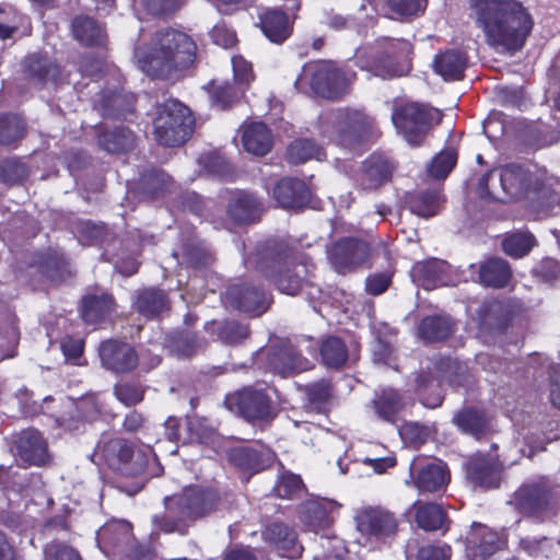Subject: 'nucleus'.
I'll list each match as a JSON object with an SVG mask.
<instances>
[{"label": "nucleus", "instance_id": "46", "mask_svg": "<svg viewBox=\"0 0 560 560\" xmlns=\"http://www.w3.org/2000/svg\"><path fill=\"white\" fill-rule=\"evenodd\" d=\"M455 424L466 433L477 439L487 430L488 418L485 412L476 409H466L457 413L454 418Z\"/></svg>", "mask_w": 560, "mask_h": 560}, {"label": "nucleus", "instance_id": "54", "mask_svg": "<svg viewBox=\"0 0 560 560\" xmlns=\"http://www.w3.org/2000/svg\"><path fill=\"white\" fill-rule=\"evenodd\" d=\"M199 163L206 171L223 179L232 177V168L224 156L219 153L205 154L199 159Z\"/></svg>", "mask_w": 560, "mask_h": 560}, {"label": "nucleus", "instance_id": "22", "mask_svg": "<svg viewBox=\"0 0 560 560\" xmlns=\"http://www.w3.org/2000/svg\"><path fill=\"white\" fill-rule=\"evenodd\" d=\"M262 538L273 545L282 557L293 559L302 553V546L296 540V533L283 523L269 524L262 532Z\"/></svg>", "mask_w": 560, "mask_h": 560}, {"label": "nucleus", "instance_id": "23", "mask_svg": "<svg viewBox=\"0 0 560 560\" xmlns=\"http://www.w3.org/2000/svg\"><path fill=\"white\" fill-rule=\"evenodd\" d=\"M229 458L243 470L258 472L273 463L275 453L262 446L259 448L242 446L231 450Z\"/></svg>", "mask_w": 560, "mask_h": 560}, {"label": "nucleus", "instance_id": "18", "mask_svg": "<svg viewBox=\"0 0 560 560\" xmlns=\"http://www.w3.org/2000/svg\"><path fill=\"white\" fill-rule=\"evenodd\" d=\"M100 358L102 364L116 373L128 372L138 363V354L131 346L116 340H107L101 343Z\"/></svg>", "mask_w": 560, "mask_h": 560}, {"label": "nucleus", "instance_id": "32", "mask_svg": "<svg viewBox=\"0 0 560 560\" xmlns=\"http://www.w3.org/2000/svg\"><path fill=\"white\" fill-rule=\"evenodd\" d=\"M259 20L261 31L272 43L281 44L291 35V22L279 9H267L260 14Z\"/></svg>", "mask_w": 560, "mask_h": 560}, {"label": "nucleus", "instance_id": "49", "mask_svg": "<svg viewBox=\"0 0 560 560\" xmlns=\"http://www.w3.org/2000/svg\"><path fill=\"white\" fill-rule=\"evenodd\" d=\"M441 205L440 194L435 190L413 196L409 201L410 211L422 218H430L438 213Z\"/></svg>", "mask_w": 560, "mask_h": 560}, {"label": "nucleus", "instance_id": "63", "mask_svg": "<svg viewBox=\"0 0 560 560\" xmlns=\"http://www.w3.org/2000/svg\"><path fill=\"white\" fill-rule=\"evenodd\" d=\"M534 276L539 277L545 282H551L560 276L559 262L552 258H545L534 270Z\"/></svg>", "mask_w": 560, "mask_h": 560}, {"label": "nucleus", "instance_id": "29", "mask_svg": "<svg viewBox=\"0 0 560 560\" xmlns=\"http://www.w3.org/2000/svg\"><path fill=\"white\" fill-rule=\"evenodd\" d=\"M272 196L280 207L293 209L307 202L310 191L302 180L284 178L275 186Z\"/></svg>", "mask_w": 560, "mask_h": 560}, {"label": "nucleus", "instance_id": "13", "mask_svg": "<svg viewBox=\"0 0 560 560\" xmlns=\"http://www.w3.org/2000/svg\"><path fill=\"white\" fill-rule=\"evenodd\" d=\"M556 501L557 495L546 481L526 483L514 494L516 509L537 518H544L551 512Z\"/></svg>", "mask_w": 560, "mask_h": 560}, {"label": "nucleus", "instance_id": "43", "mask_svg": "<svg viewBox=\"0 0 560 560\" xmlns=\"http://www.w3.org/2000/svg\"><path fill=\"white\" fill-rule=\"evenodd\" d=\"M324 156L323 148L311 139H298L287 150V158L292 164H301L312 159L319 161Z\"/></svg>", "mask_w": 560, "mask_h": 560}, {"label": "nucleus", "instance_id": "40", "mask_svg": "<svg viewBox=\"0 0 560 560\" xmlns=\"http://www.w3.org/2000/svg\"><path fill=\"white\" fill-rule=\"evenodd\" d=\"M72 32L78 42L85 46H100L105 40L101 25L89 16H78L72 22Z\"/></svg>", "mask_w": 560, "mask_h": 560}, {"label": "nucleus", "instance_id": "61", "mask_svg": "<svg viewBox=\"0 0 560 560\" xmlns=\"http://www.w3.org/2000/svg\"><path fill=\"white\" fill-rule=\"evenodd\" d=\"M247 327L234 322L225 323L220 331L221 339L226 343H237L247 338Z\"/></svg>", "mask_w": 560, "mask_h": 560}, {"label": "nucleus", "instance_id": "28", "mask_svg": "<svg viewBox=\"0 0 560 560\" xmlns=\"http://www.w3.org/2000/svg\"><path fill=\"white\" fill-rule=\"evenodd\" d=\"M243 148L253 155H265L272 147V136L262 122H249L240 129Z\"/></svg>", "mask_w": 560, "mask_h": 560}, {"label": "nucleus", "instance_id": "47", "mask_svg": "<svg viewBox=\"0 0 560 560\" xmlns=\"http://www.w3.org/2000/svg\"><path fill=\"white\" fill-rule=\"evenodd\" d=\"M27 70L32 78H36L40 82H55L59 77L58 66L43 56H31L27 59Z\"/></svg>", "mask_w": 560, "mask_h": 560}, {"label": "nucleus", "instance_id": "45", "mask_svg": "<svg viewBox=\"0 0 560 560\" xmlns=\"http://www.w3.org/2000/svg\"><path fill=\"white\" fill-rule=\"evenodd\" d=\"M453 330L452 323L446 317L429 316L419 325V335L427 341H439L447 338Z\"/></svg>", "mask_w": 560, "mask_h": 560}, {"label": "nucleus", "instance_id": "27", "mask_svg": "<svg viewBox=\"0 0 560 560\" xmlns=\"http://www.w3.org/2000/svg\"><path fill=\"white\" fill-rule=\"evenodd\" d=\"M393 164L382 155H372L363 164L358 176V184L362 189L371 190L380 187L390 176Z\"/></svg>", "mask_w": 560, "mask_h": 560}, {"label": "nucleus", "instance_id": "11", "mask_svg": "<svg viewBox=\"0 0 560 560\" xmlns=\"http://www.w3.org/2000/svg\"><path fill=\"white\" fill-rule=\"evenodd\" d=\"M225 406L248 421L264 420L271 415V399L261 386H247L228 395Z\"/></svg>", "mask_w": 560, "mask_h": 560}, {"label": "nucleus", "instance_id": "19", "mask_svg": "<svg viewBox=\"0 0 560 560\" xmlns=\"http://www.w3.org/2000/svg\"><path fill=\"white\" fill-rule=\"evenodd\" d=\"M502 464L497 457L476 455L466 464L467 477L475 486L497 488L501 480Z\"/></svg>", "mask_w": 560, "mask_h": 560}, {"label": "nucleus", "instance_id": "57", "mask_svg": "<svg viewBox=\"0 0 560 560\" xmlns=\"http://www.w3.org/2000/svg\"><path fill=\"white\" fill-rule=\"evenodd\" d=\"M173 256L180 264H187L195 267L205 266L209 260L207 253L195 245H187L183 248L182 253L174 252Z\"/></svg>", "mask_w": 560, "mask_h": 560}, {"label": "nucleus", "instance_id": "12", "mask_svg": "<svg viewBox=\"0 0 560 560\" xmlns=\"http://www.w3.org/2000/svg\"><path fill=\"white\" fill-rule=\"evenodd\" d=\"M439 377L433 378L432 376H428L421 374L417 377V386L419 390V395L421 397V401L425 407L435 408L442 404L443 396L440 392L435 393L432 396H425L423 390L428 387H433L435 385L440 386L444 382L450 383L454 386H466L468 384V375L466 365L446 359L440 362L439 366Z\"/></svg>", "mask_w": 560, "mask_h": 560}, {"label": "nucleus", "instance_id": "14", "mask_svg": "<svg viewBox=\"0 0 560 560\" xmlns=\"http://www.w3.org/2000/svg\"><path fill=\"white\" fill-rule=\"evenodd\" d=\"M506 546V539L482 524H474L466 537L465 560H487Z\"/></svg>", "mask_w": 560, "mask_h": 560}, {"label": "nucleus", "instance_id": "3", "mask_svg": "<svg viewBox=\"0 0 560 560\" xmlns=\"http://www.w3.org/2000/svg\"><path fill=\"white\" fill-rule=\"evenodd\" d=\"M197 46L186 33L164 28L155 32L149 44L135 48L139 69L153 78H177L196 60Z\"/></svg>", "mask_w": 560, "mask_h": 560}, {"label": "nucleus", "instance_id": "35", "mask_svg": "<svg viewBox=\"0 0 560 560\" xmlns=\"http://www.w3.org/2000/svg\"><path fill=\"white\" fill-rule=\"evenodd\" d=\"M260 212L259 201L249 192L236 191L232 195L228 213L237 223L255 220Z\"/></svg>", "mask_w": 560, "mask_h": 560}, {"label": "nucleus", "instance_id": "51", "mask_svg": "<svg viewBox=\"0 0 560 560\" xmlns=\"http://www.w3.org/2000/svg\"><path fill=\"white\" fill-rule=\"evenodd\" d=\"M303 490L301 477L289 471L282 472L273 487L276 495L282 499L298 498Z\"/></svg>", "mask_w": 560, "mask_h": 560}, {"label": "nucleus", "instance_id": "59", "mask_svg": "<svg viewBox=\"0 0 560 560\" xmlns=\"http://www.w3.org/2000/svg\"><path fill=\"white\" fill-rule=\"evenodd\" d=\"M234 80L237 84L247 86L254 80L252 63L242 56L231 58Z\"/></svg>", "mask_w": 560, "mask_h": 560}, {"label": "nucleus", "instance_id": "6", "mask_svg": "<svg viewBox=\"0 0 560 560\" xmlns=\"http://www.w3.org/2000/svg\"><path fill=\"white\" fill-rule=\"evenodd\" d=\"M354 79L355 73L352 70L318 61L305 65L294 85L300 92L312 91L322 97L336 100L348 93Z\"/></svg>", "mask_w": 560, "mask_h": 560}, {"label": "nucleus", "instance_id": "62", "mask_svg": "<svg viewBox=\"0 0 560 560\" xmlns=\"http://www.w3.org/2000/svg\"><path fill=\"white\" fill-rule=\"evenodd\" d=\"M307 396L311 404L319 408L325 404L331 396L330 384L326 381L312 384L307 388Z\"/></svg>", "mask_w": 560, "mask_h": 560}, {"label": "nucleus", "instance_id": "7", "mask_svg": "<svg viewBox=\"0 0 560 560\" xmlns=\"http://www.w3.org/2000/svg\"><path fill=\"white\" fill-rule=\"evenodd\" d=\"M411 44L405 39H384L378 47L360 49L355 62L382 78L400 77L408 71Z\"/></svg>", "mask_w": 560, "mask_h": 560}, {"label": "nucleus", "instance_id": "9", "mask_svg": "<svg viewBox=\"0 0 560 560\" xmlns=\"http://www.w3.org/2000/svg\"><path fill=\"white\" fill-rule=\"evenodd\" d=\"M442 114L439 109L408 103L395 108L392 120L396 129L411 145H419L429 129L440 122Z\"/></svg>", "mask_w": 560, "mask_h": 560}, {"label": "nucleus", "instance_id": "37", "mask_svg": "<svg viewBox=\"0 0 560 560\" xmlns=\"http://www.w3.org/2000/svg\"><path fill=\"white\" fill-rule=\"evenodd\" d=\"M373 408L378 418L394 423L404 408V400L395 389L385 388L375 394Z\"/></svg>", "mask_w": 560, "mask_h": 560}, {"label": "nucleus", "instance_id": "42", "mask_svg": "<svg viewBox=\"0 0 560 560\" xmlns=\"http://www.w3.org/2000/svg\"><path fill=\"white\" fill-rule=\"evenodd\" d=\"M98 142L107 152L116 153L128 151L135 145V135L125 127H118L101 133Z\"/></svg>", "mask_w": 560, "mask_h": 560}, {"label": "nucleus", "instance_id": "20", "mask_svg": "<svg viewBox=\"0 0 560 560\" xmlns=\"http://www.w3.org/2000/svg\"><path fill=\"white\" fill-rule=\"evenodd\" d=\"M450 265L440 259H428L413 265L410 275L412 281L425 290L448 285Z\"/></svg>", "mask_w": 560, "mask_h": 560}, {"label": "nucleus", "instance_id": "36", "mask_svg": "<svg viewBox=\"0 0 560 560\" xmlns=\"http://www.w3.org/2000/svg\"><path fill=\"white\" fill-rule=\"evenodd\" d=\"M447 481L446 465L439 460L428 464L419 471L416 485L422 492H435L444 488Z\"/></svg>", "mask_w": 560, "mask_h": 560}, {"label": "nucleus", "instance_id": "30", "mask_svg": "<svg viewBox=\"0 0 560 560\" xmlns=\"http://www.w3.org/2000/svg\"><path fill=\"white\" fill-rule=\"evenodd\" d=\"M270 365L282 376L299 373L312 368L311 361L303 358L292 345H283L270 355Z\"/></svg>", "mask_w": 560, "mask_h": 560}, {"label": "nucleus", "instance_id": "38", "mask_svg": "<svg viewBox=\"0 0 560 560\" xmlns=\"http://www.w3.org/2000/svg\"><path fill=\"white\" fill-rule=\"evenodd\" d=\"M114 310L110 295H88L83 299L82 318L86 324H97L107 317Z\"/></svg>", "mask_w": 560, "mask_h": 560}, {"label": "nucleus", "instance_id": "21", "mask_svg": "<svg viewBox=\"0 0 560 560\" xmlns=\"http://www.w3.org/2000/svg\"><path fill=\"white\" fill-rule=\"evenodd\" d=\"M18 455L28 465L42 466L49 460L47 442L36 430L23 431L16 441Z\"/></svg>", "mask_w": 560, "mask_h": 560}, {"label": "nucleus", "instance_id": "50", "mask_svg": "<svg viewBox=\"0 0 560 560\" xmlns=\"http://www.w3.org/2000/svg\"><path fill=\"white\" fill-rule=\"evenodd\" d=\"M535 245L534 236L527 232H515L502 242L504 253L511 257H523Z\"/></svg>", "mask_w": 560, "mask_h": 560}, {"label": "nucleus", "instance_id": "48", "mask_svg": "<svg viewBox=\"0 0 560 560\" xmlns=\"http://www.w3.org/2000/svg\"><path fill=\"white\" fill-rule=\"evenodd\" d=\"M320 355L327 366L339 368L346 363L348 351L341 339L329 337L320 347Z\"/></svg>", "mask_w": 560, "mask_h": 560}, {"label": "nucleus", "instance_id": "10", "mask_svg": "<svg viewBox=\"0 0 560 560\" xmlns=\"http://www.w3.org/2000/svg\"><path fill=\"white\" fill-rule=\"evenodd\" d=\"M96 454L101 455L112 469L127 477L141 476L149 463L148 454L144 451L136 450L121 439L100 442Z\"/></svg>", "mask_w": 560, "mask_h": 560}, {"label": "nucleus", "instance_id": "56", "mask_svg": "<svg viewBox=\"0 0 560 560\" xmlns=\"http://www.w3.org/2000/svg\"><path fill=\"white\" fill-rule=\"evenodd\" d=\"M456 164V153L452 150L442 151L432 161L429 173L435 178H445Z\"/></svg>", "mask_w": 560, "mask_h": 560}, {"label": "nucleus", "instance_id": "39", "mask_svg": "<svg viewBox=\"0 0 560 560\" xmlns=\"http://www.w3.org/2000/svg\"><path fill=\"white\" fill-rule=\"evenodd\" d=\"M415 520L419 527L424 530H438L442 528L446 515L441 505L435 503H422L420 501L412 505Z\"/></svg>", "mask_w": 560, "mask_h": 560}, {"label": "nucleus", "instance_id": "53", "mask_svg": "<svg viewBox=\"0 0 560 560\" xmlns=\"http://www.w3.org/2000/svg\"><path fill=\"white\" fill-rule=\"evenodd\" d=\"M24 132V122L16 115L0 117V144L9 145L19 140Z\"/></svg>", "mask_w": 560, "mask_h": 560}, {"label": "nucleus", "instance_id": "44", "mask_svg": "<svg viewBox=\"0 0 560 560\" xmlns=\"http://www.w3.org/2000/svg\"><path fill=\"white\" fill-rule=\"evenodd\" d=\"M135 305L143 316L153 317L166 310L168 303L163 291L147 289L138 295Z\"/></svg>", "mask_w": 560, "mask_h": 560}, {"label": "nucleus", "instance_id": "60", "mask_svg": "<svg viewBox=\"0 0 560 560\" xmlns=\"http://www.w3.org/2000/svg\"><path fill=\"white\" fill-rule=\"evenodd\" d=\"M115 395L125 406L136 405L143 399V390L129 383L116 385Z\"/></svg>", "mask_w": 560, "mask_h": 560}, {"label": "nucleus", "instance_id": "1", "mask_svg": "<svg viewBox=\"0 0 560 560\" xmlns=\"http://www.w3.org/2000/svg\"><path fill=\"white\" fill-rule=\"evenodd\" d=\"M477 192L485 200H522L528 210L544 218L560 205V179L545 170L508 164L480 177Z\"/></svg>", "mask_w": 560, "mask_h": 560}, {"label": "nucleus", "instance_id": "31", "mask_svg": "<svg viewBox=\"0 0 560 560\" xmlns=\"http://www.w3.org/2000/svg\"><path fill=\"white\" fill-rule=\"evenodd\" d=\"M470 268H477L478 280L486 287L503 288L509 284L512 277L509 264L501 258H489L478 267L470 265Z\"/></svg>", "mask_w": 560, "mask_h": 560}, {"label": "nucleus", "instance_id": "15", "mask_svg": "<svg viewBox=\"0 0 560 560\" xmlns=\"http://www.w3.org/2000/svg\"><path fill=\"white\" fill-rule=\"evenodd\" d=\"M357 528L368 539L380 540L395 534V516L381 508H364L355 515Z\"/></svg>", "mask_w": 560, "mask_h": 560}, {"label": "nucleus", "instance_id": "16", "mask_svg": "<svg viewBox=\"0 0 560 560\" xmlns=\"http://www.w3.org/2000/svg\"><path fill=\"white\" fill-rule=\"evenodd\" d=\"M369 253L370 248L365 242L345 238L329 249L328 257L337 272L346 273L362 265Z\"/></svg>", "mask_w": 560, "mask_h": 560}, {"label": "nucleus", "instance_id": "24", "mask_svg": "<svg viewBox=\"0 0 560 560\" xmlns=\"http://www.w3.org/2000/svg\"><path fill=\"white\" fill-rule=\"evenodd\" d=\"M307 273L306 265L285 260L277 264V272L270 277L280 292L294 295L300 291Z\"/></svg>", "mask_w": 560, "mask_h": 560}, {"label": "nucleus", "instance_id": "52", "mask_svg": "<svg viewBox=\"0 0 560 560\" xmlns=\"http://www.w3.org/2000/svg\"><path fill=\"white\" fill-rule=\"evenodd\" d=\"M518 548L533 558H548L552 553V541L542 537H524L520 539Z\"/></svg>", "mask_w": 560, "mask_h": 560}, {"label": "nucleus", "instance_id": "4", "mask_svg": "<svg viewBox=\"0 0 560 560\" xmlns=\"http://www.w3.org/2000/svg\"><path fill=\"white\" fill-rule=\"evenodd\" d=\"M217 506V497L212 491L197 487L186 488L183 493L165 499L166 512L162 517L154 516L153 522L164 533L185 534L187 521L202 517Z\"/></svg>", "mask_w": 560, "mask_h": 560}, {"label": "nucleus", "instance_id": "5", "mask_svg": "<svg viewBox=\"0 0 560 560\" xmlns=\"http://www.w3.org/2000/svg\"><path fill=\"white\" fill-rule=\"evenodd\" d=\"M374 120L354 108H338L323 113L319 117V133L337 145L355 149L369 136Z\"/></svg>", "mask_w": 560, "mask_h": 560}, {"label": "nucleus", "instance_id": "8", "mask_svg": "<svg viewBox=\"0 0 560 560\" xmlns=\"http://www.w3.org/2000/svg\"><path fill=\"white\" fill-rule=\"evenodd\" d=\"M156 141L165 147L184 143L192 132L194 118L187 106L168 100L158 106L153 121Z\"/></svg>", "mask_w": 560, "mask_h": 560}, {"label": "nucleus", "instance_id": "41", "mask_svg": "<svg viewBox=\"0 0 560 560\" xmlns=\"http://www.w3.org/2000/svg\"><path fill=\"white\" fill-rule=\"evenodd\" d=\"M187 430L191 442L209 445L215 451L221 447V438L207 419L190 418L187 421Z\"/></svg>", "mask_w": 560, "mask_h": 560}, {"label": "nucleus", "instance_id": "26", "mask_svg": "<svg viewBox=\"0 0 560 560\" xmlns=\"http://www.w3.org/2000/svg\"><path fill=\"white\" fill-rule=\"evenodd\" d=\"M337 509L338 504L335 501L312 499L303 504L300 520L307 528L317 532L330 524V514Z\"/></svg>", "mask_w": 560, "mask_h": 560}, {"label": "nucleus", "instance_id": "17", "mask_svg": "<svg viewBox=\"0 0 560 560\" xmlns=\"http://www.w3.org/2000/svg\"><path fill=\"white\" fill-rule=\"evenodd\" d=\"M224 299L228 305L254 315L262 314L269 305L265 292L247 283L231 285Z\"/></svg>", "mask_w": 560, "mask_h": 560}, {"label": "nucleus", "instance_id": "55", "mask_svg": "<svg viewBox=\"0 0 560 560\" xmlns=\"http://www.w3.org/2000/svg\"><path fill=\"white\" fill-rule=\"evenodd\" d=\"M26 166L15 159L0 162V180L7 184H16L27 176Z\"/></svg>", "mask_w": 560, "mask_h": 560}, {"label": "nucleus", "instance_id": "64", "mask_svg": "<svg viewBox=\"0 0 560 560\" xmlns=\"http://www.w3.org/2000/svg\"><path fill=\"white\" fill-rule=\"evenodd\" d=\"M210 36L214 44L222 46L223 48L232 47L236 42L235 33L225 24L215 25L211 30Z\"/></svg>", "mask_w": 560, "mask_h": 560}, {"label": "nucleus", "instance_id": "34", "mask_svg": "<svg viewBox=\"0 0 560 560\" xmlns=\"http://www.w3.org/2000/svg\"><path fill=\"white\" fill-rule=\"evenodd\" d=\"M373 9L387 18L413 16L422 12L427 0H371Z\"/></svg>", "mask_w": 560, "mask_h": 560}, {"label": "nucleus", "instance_id": "25", "mask_svg": "<svg viewBox=\"0 0 560 560\" xmlns=\"http://www.w3.org/2000/svg\"><path fill=\"white\" fill-rule=\"evenodd\" d=\"M131 539V525L126 521L109 522L102 526L96 533L97 545L106 555L112 548L122 550L126 545L130 544Z\"/></svg>", "mask_w": 560, "mask_h": 560}, {"label": "nucleus", "instance_id": "33", "mask_svg": "<svg viewBox=\"0 0 560 560\" xmlns=\"http://www.w3.org/2000/svg\"><path fill=\"white\" fill-rule=\"evenodd\" d=\"M466 55L458 50H446L435 56L434 70L445 81H455L463 78L466 68Z\"/></svg>", "mask_w": 560, "mask_h": 560}, {"label": "nucleus", "instance_id": "58", "mask_svg": "<svg viewBox=\"0 0 560 560\" xmlns=\"http://www.w3.org/2000/svg\"><path fill=\"white\" fill-rule=\"evenodd\" d=\"M45 560H82L80 555L70 546L52 541L45 547Z\"/></svg>", "mask_w": 560, "mask_h": 560}, {"label": "nucleus", "instance_id": "2", "mask_svg": "<svg viewBox=\"0 0 560 560\" xmlns=\"http://www.w3.org/2000/svg\"><path fill=\"white\" fill-rule=\"evenodd\" d=\"M477 23L487 43L499 52L521 49L533 22L521 3L514 0H470Z\"/></svg>", "mask_w": 560, "mask_h": 560}]
</instances>
